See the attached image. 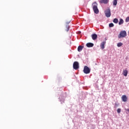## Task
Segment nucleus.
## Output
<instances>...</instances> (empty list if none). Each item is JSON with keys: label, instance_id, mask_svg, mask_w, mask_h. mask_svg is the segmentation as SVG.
I'll return each mask as SVG.
<instances>
[{"label": "nucleus", "instance_id": "1", "mask_svg": "<svg viewBox=\"0 0 129 129\" xmlns=\"http://www.w3.org/2000/svg\"><path fill=\"white\" fill-rule=\"evenodd\" d=\"M97 3L96 2H94L92 4L93 10L95 13V14H98L99 13V11L98 10V8H97Z\"/></svg>", "mask_w": 129, "mask_h": 129}, {"label": "nucleus", "instance_id": "2", "mask_svg": "<svg viewBox=\"0 0 129 129\" xmlns=\"http://www.w3.org/2000/svg\"><path fill=\"white\" fill-rule=\"evenodd\" d=\"M126 36V31H122L120 32V34L118 35V38H125V37Z\"/></svg>", "mask_w": 129, "mask_h": 129}, {"label": "nucleus", "instance_id": "3", "mask_svg": "<svg viewBox=\"0 0 129 129\" xmlns=\"http://www.w3.org/2000/svg\"><path fill=\"white\" fill-rule=\"evenodd\" d=\"M83 72L85 74H89V73H90V69L88 67L86 66L84 68Z\"/></svg>", "mask_w": 129, "mask_h": 129}, {"label": "nucleus", "instance_id": "4", "mask_svg": "<svg viewBox=\"0 0 129 129\" xmlns=\"http://www.w3.org/2000/svg\"><path fill=\"white\" fill-rule=\"evenodd\" d=\"M73 69H75V70H77L78 69H79V63L78 61H75L73 63Z\"/></svg>", "mask_w": 129, "mask_h": 129}, {"label": "nucleus", "instance_id": "5", "mask_svg": "<svg viewBox=\"0 0 129 129\" xmlns=\"http://www.w3.org/2000/svg\"><path fill=\"white\" fill-rule=\"evenodd\" d=\"M70 22H71V21H70L69 22H67L65 24L64 29H65V31H66V32H68V31H69V29H70V26H69V23H70Z\"/></svg>", "mask_w": 129, "mask_h": 129}, {"label": "nucleus", "instance_id": "6", "mask_svg": "<svg viewBox=\"0 0 129 129\" xmlns=\"http://www.w3.org/2000/svg\"><path fill=\"white\" fill-rule=\"evenodd\" d=\"M105 15L107 18H109L111 16V13H110V9H107L105 11Z\"/></svg>", "mask_w": 129, "mask_h": 129}, {"label": "nucleus", "instance_id": "7", "mask_svg": "<svg viewBox=\"0 0 129 129\" xmlns=\"http://www.w3.org/2000/svg\"><path fill=\"white\" fill-rule=\"evenodd\" d=\"M121 99L124 102H126V101H127V97H126V95H122L121 97Z\"/></svg>", "mask_w": 129, "mask_h": 129}, {"label": "nucleus", "instance_id": "8", "mask_svg": "<svg viewBox=\"0 0 129 129\" xmlns=\"http://www.w3.org/2000/svg\"><path fill=\"white\" fill-rule=\"evenodd\" d=\"M106 44V41H103L101 42L100 44V48L102 50H103L104 49L105 47L104 45Z\"/></svg>", "mask_w": 129, "mask_h": 129}, {"label": "nucleus", "instance_id": "9", "mask_svg": "<svg viewBox=\"0 0 129 129\" xmlns=\"http://www.w3.org/2000/svg\"><path fill=\"white\" fill-rule=\"evenodd\" d=\"M92 39L94 41H95L97 39V35L96 34H93L91 35Z\"/></svg>", "mask_w": 129, "mask_h": 129}, {"label": "nucleus", "instance_id": "10", "mask_svg": "<svg viewBox=\"0 0 129 129\" xmlns=\"http://www.w3.org/2000/svg\"><path fill=\"white\" fill-rule=\"evenodd\" d=\"M86 46L87 47H88V48H91L92 47H93V46H94V44L92 43H87L86 44Z\"/></svg>", "mask_w": 129, "mask_h": 129}, {"label": "nucleus", "instance_id": "11", "mask_svg": "<svg viewBox=\"0 0 129 129\" xmlns=\"http://www.w3.org/2000/svg\"><path fill=\"white\" fill-rule=\"evenodd\" d=\"M83 49V46L80 45L78 47V52H81V50Z\"/></svg>", "mask_w": 129, "mask_h": 129}, {"label": "nucleus", "instance_id": "12", "mask_svg": "<svg viewBox=\"0 0 129 129\" xmlns=\"http://www.w3.org/2000/svg\"><path fill=\"white\" fill-rule=\"evenodd\" d=\"M100 4H107L108 0H101L100 1Z\"/></svg>", "mask_w": 129, "mask_h": 129}, {"label": "nucleus", "instance_id": "13", "mask_svg": "<svg viewBox=\"0 0 129 129\" xmlns=\"http://www.w3.org/2000/svg\"><path fill=\"white\" fill-rule=\"evenodd\" d=\"M127 73H128L127 70H125L123 71V75H124V76H125V77L127 76Z\"/></svg>", "mask_w": 129, "mask_h": 129}, {"label": "nucleus", "instance_id": "14", "mask_svg": "<svg viewBox=\"0 0 129 129\" xmlns=\"http://www.w3.org/2000/svg\"><path fill=\"white\" fill-rule=\"evenodd\" d=\"M118 24L119 25H122V24H123V20H122V19H120Z\"/></svg>", "mask_w": 129, "mask_h": 129}, {"label": "nucleus", "instance_id": "15", "mask_svg": "<svg viewBox=\"0 0 129 129\" xmlns=\"http://www.w3.org/2000/svg\"><path fill=\"white\" fill-rule=\"evenodd\" d=\"M113 22L115 24H117V23H118V20L117 18H115V19H114Z\"/></svg>", "mask_w": 129, "mask_h": 129}, {"label": "nucleus", "instance_id": "16", "mask_svg": "<svg viewBox=\"0 0 129 129\" xmlns=\"http://www.w3.org/2000/svg\"><path fill=\"white\" fill-rule=\"evenodd\" d=\"M113 6H116L117 5V0H114L113 2Z\"/></svg>", "mask_w": 129, "mask_h": 129}, {"label": "nucleus", "instance_id": "17", "mask_svg": "<svg viewBox=\"0 0 129 129\" xmlns=\"http://www.w3.org/2000/svg\"><path fill=\"white\" fill-rule=\"evenodd\" d=\"M119 105V103H115L114 104V108H116L117 107H118V106Z\"/></svg>", "mask_w": 129, "mask_h": 129}, {"label": "nucleus", "instance_id": "18", "mask_svg": "<svg viewBox=\"0 0 129 129\" xmlns=\"http://www.w3.org/2000/svg\"><path fill=\"white\" fill-rule=\"evenodd\" d=\"M117 47H121L122 46V43L121 42H119L117 44Z\"/></svg>", "mask_w": 129, "mask_h": 129}, {"label": "nucleus", "instance_id": "19", "mask_svg": "<svg viewBox=\"0 0 129 129\" xmlns=\"http://www.w3.org/2000/svg\"><path fill=\"white\" fill-rule=\"evenodd\" d=\"M114 26V25L113 24V23H110L109 24V27L110 28H112V27H113Z\"/></svg>", "mask_w": 129, "mask_h": 129}, {"label": "nucleus", "instance_id": "20", "mask_svg": "<svg viewBox=\"0 0 129 129\" xmlns=\"http://www.w3.org/2000/svg\"><path fill=\"white\" fill-rule=\"evenodd\" d=\"M120 111H121V109L120 108H118L117 110V112L118 113H120Z\"/></svg>", "mask_w": 129, "mask_h": 129}, {"label": "nucleus", "instance_id": "21", "mask_svg": "<svg viewBox=\"0 0 129 129\" xmlns=\"http://www.w3.org/2000/svg\"><path fill=\"white\" fill-rule=\"evenodd\" d=\"M125 22H126V23H127V22H129V17H127L125 19Z\"/></svg>", "mask_w": 129, "mask_h": 129}, {"label": "nucleus", "instance_id": "22", "mask_svg": "<svg viewBox=\"0 0 129 129\" xmlns=\"http://www.w3.org/2000/svg\"><path fill=\"white\" fill-rule=\"evenodd\" d=\"M128 111H129V109H128Z\"/></svg>", "mask_w": 129, "mask_h": 129}]
</instances>
